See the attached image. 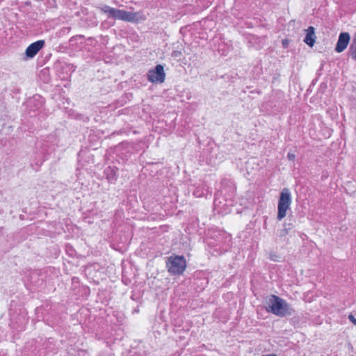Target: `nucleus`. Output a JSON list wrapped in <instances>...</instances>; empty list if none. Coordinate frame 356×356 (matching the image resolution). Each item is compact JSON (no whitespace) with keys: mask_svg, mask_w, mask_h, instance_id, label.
Masks as SVG:
<instances>
[{"mask_svg":"<svg viewBox=\"0 0 356 356\" xmlns=\"http://www.w3.org/2000/svg\"><path fill=\"white\" fill-rule=\"evenodd\" d=\"M166 267L171 275H180L186 268V261L184 256L173 254L168 257Z\"/></svg>","mask_w":356,"mask_h":356,"instance_id":"3","label":"nucleus"},{"mask_svg":"<svg viewBox=\"0 0 356 356\" xmlns=\"http://www.w3.org/2000/svg\"><path fill=\"white\" fill-rule=\"evenodd\" d=\"M104 13L106 14L108 18L120 19L128 22H138L144 19L143 15L140 12H129L124 10L116 9L104 5L100 8Z\"/></svg>","mask_w":356,"mask_h":356,"instance_id":"2","label":"nucleus"},{"mask_svg":"<svg viewBox=\"0 0 356 356\" xmlns=\"http://www.w3.org/2000/svg\"><path fill=\"white\" fill-rule=\"evenodd\" d=\"M349 53L351 58L356 60V34L354 35L352 42L350 45Z\"/></svg>","mask_w":356,"mask_h":356,"instance_id":"11","label":"nucleus"},{"mask_svg":"<svg viewBox=\"0 0 356 356\" xmlns=\"http://www.w3.org/2000/svg\"><path fill=\"white\" fill-rule=\"evenodd\" d=\"M118 168L115 166H108L104 170V175L108 181L115 184L118 178Z\"/></svg>","mask_w":356,"mask_h":356,"instance_id":"9","label":"nucleus"},{"mask_svg":"<svg viewBox=\"0 0 356 356\" xmlns=\"http://www.w3.org/2000/svg\"><path fill=\"white\" fill-rule=\"evenodd\" d=\"M307 33L304 39V42L309 47H313L316 41L315 29L313 26H309L305 30Z\"/></svg>","mask_w":356,"mask_h":356,"instance_id":"10","label":"nucleus"},{"mask_svg":"<svg viewBox=\"0 0 356 356\" xmlns=\"http://www.w3.org/2000/svg\"><path fill=\"white\" fill-rule=\"evenodd\" d=\"M216 201H217V200L216 199V200H214V204H216Z\"/></svg>","mask_w":356,"mask_h":356,"instance_id":"17","label":"nucleus"},{"mask_svg":"<svg viewBox=\"0 0 356 356\" xmlns=\"http://www.w3.org/2000/svg\"><path fill=\"white\" fill-rule=\"evenodd\" d=\"M293 228V221L289 220V222H284L283 225V228L279 229L276 234V241L281 243H288L289 239L286 236L289 234Z\"/></svg>","mask_w":356,"mask_h":356,"instance_id":"6","label":"nucleus"},{"mask_svg":"<svg viewBox=\"0 0 356 356\" xmlns=\"http://www.w3.org/2000/svg\"><path fill=\"white\" fill-rule=\"evenodd\" d=\"M267 311L279 316H292L296 311L285 300L275 295H270L267 300Z\"/></svg>","mask_w":356,"mask_h":356,"instance_id":"1","label":"nucleus"},{"mask_svg":"<svg viewBox=\"0 0 356 356\" xmlns=\"http://www.w3.org/2000/svg\"><path fill=\"white\" fill-rule=\"evenodd\" d=\"M282 44H283V46H284V47H286V44H287V41H286V40H284V41L282 42Z\"/></svg>","mask_w":356,"mask_h":356,"instance_id":"16","label":"nucleus"},{"mask_svg":"<svg viewBox=\"0 0 356 356\" xmlns=\"http://www.w3.org/2000/svg\"><path fill=\"white\" fill-rule=\"evenodd\" d=\"M295 154H292V153H288L287 154V158L290 160V161H293L295 159Z\"/></svg>","mask_w":356,"mask_h":356,"instance_id":"15","label":"nucleus"},{"mask_svg":"<svg viewBox=\"0 0 356 356\" xmlns=\"http://www.w3.org/2000/svg\"><path fill=\"white\" fill-rule=\"evenodd\" d=\"M350 40V34L347 32H342L339 34V38L335 47V51L337 53H341L343 51Z\"/></svg>","mask_w":356,"mask_h":356,"instance_id":"8","label":"nucleus"},{"mask_svg":"<svg viewBox=\"0 0 356 356\" xmlns=\"http://www.w3.org/2000/svg\"><path fill=\"white\" fill-rule=\"evenodd\" d=\"M291 204V197L290 191L288 188H284L280 193L278 201V212L277 218L278 220H282L286 216V211L290 209Z\"/></svg>","mask_w":356,"mask_h":356,"instance_id":"4","label":"nucleus"},{"mask_svg":"<svg viewBox=\"0 0 356 356\" xmlns=\"http://www.w3.org/2000/svg\"><path fill=\"white\" fill-rule=\"evenodd\" d=\"M229 192H230V194L229 195V196L231 198V197L234 195V191H235L234 184L232 182H229Z\"/></svg>","mask_w":356,"mask_h":356,"instance_id":"13","label":"nucleus"},{"mask_svg":"<svg viewBox=\"0 0 356 356\" xmlns=\"http://www.w3.org/2000/svg\"><path fill=\"white\" fill-rule=\"evenodd\" d=\"M147 76L148 81L152 83H163L165 78L163 67L161 65H157L154 69L148 71Z\"/></svg>","mask_w":356,"mask_h":356,"instance_id":"5","label":"nucleus"},{"mask_svg":"<svg viewBox=\"0 0 356 356\" xmlns=\"http://www.w3.org/2000/svg\"><path fill=\"white\" fill-rule=\"evenodd\" d=\"M82 38H83V35H76L72 37L69 41L70 45H73L74 44L73 42H75L76 40H77L78 39H82Z\"/></svg>","mask_w":356,"mask_h":356,"instance_id":"12","label":"nucleus"},{"mask_svg":"<svg viewBox=\"0 0 356 356\" xmlns=\"http://www.w3.org/2000/svg\"><path fill=\"white\" fill-rule=\"evenodd\" d=\"M348 319L356 326V318L354 317L353 315L350 314L348 316Z\"/></svg>","mask_w":356,"mask_h":356,"instance_id":"14","label":"nucleus"},{"mask_svg":"<svg viewBox=\"0 0 356 356\" xmlns=\"http://www.w3.org/2000/svg\"><path fill=\"white\" fill-rule=\"evenodd\" d=\"M45 44L43 40H40L31 44L26 49L25 54L27 58H33L42 49Z\"/></svg>","mask_w":356,"mask_h":356,"instance_id":"7","label":"nucleus"}]
</instances>
